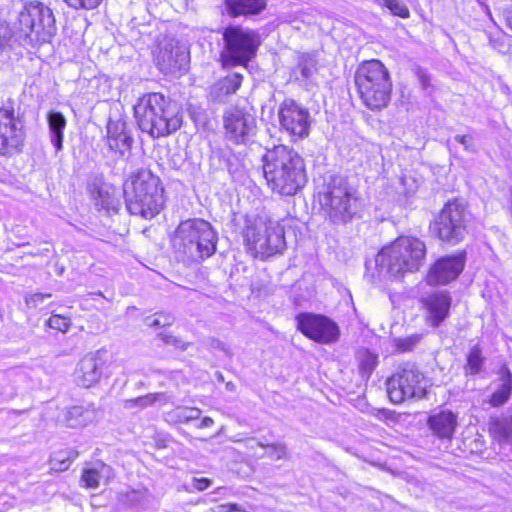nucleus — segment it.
Masks as SVG:
<instances>
[{
	"label": "nucleus",
	"mask_w": 512,
	"mask_h": 512,
	"mask_svg": "<svg viewBox=\"0 0 512 512\" xmlns=\"http://www.w3.org/2000/svg\"><path fill=\"white\" fill-rule=\"evenodd\" d=\"M278 120L281 129L295 139L309 135L310 113L293 99L287 98L279 105Z\"/></svg>",
	"instance_id": "15"
},
{
	"label": "nucleus",
	"mask_w": 512,
	"mask_h": 512,
	"mask_svg": "<svg viewBox=\"0 0 512 512\" xmlns=\"http://www.w3.org/2000/svg\"><path fill=\"white\" fill-rule=\"evenodd\" d=\"M486 359L478 344L470 348L466 355V363L463 367L466 376L480 375L484 371Z\"/></svg>",
	"instance_id": "29"
},
{
	"label": "nucleus",
	"mask_w": 512,
	"mask_h": 512,
	"mask_svg": "<svg viewBox=\"0 0 512 512\" xmlns=\"http://www.w3.org/2000/svg\"><path fill=\"white\" fill-rule=\"evenodd\" d=\"M426 253L423 240L413 236H400L377 254L376 268L380 275L389 277L413 273L424 265Z\"/></svg>",
	"instance_id": "4"
},
{
	"label": "nucleus",
	"mask_w": 512,
	"mask_h": 512,
	"mask_svg": "<svg viewBox=\"0 0 512 512\" xmlns=\"http://www.w3.org/2000/svg\"><path fill=\"white\" fill-rule=\"evenodd\" d=\"M213 424H214V421L212 418L204 417L197 427L198 428H207V427H211Z\"/></svg>",
	"instance_id": "50"
},
{
	"label": "nucleus",
	"mask_w": 512,
	"mask_h": 512,
	"mask_svg": "<svg viewBox=\"0 0 512 512\" xmlns=\"http://www.w3.org/2000/svg\"><path fill=\"white\" fill-rule=\"evenodd\" d=\"M173 415L179 422L188 423L199 419L201 410L193 407H178L173 411Z\"/></svg>",
	"instance_id": "34"
},
{
	"label": "nucleus",
	"mask_w": 512,
	"mask_h": 512,
	"mask_svg": "<svg viewBox=\"0 0 512 512\" xmlns=\"http://www.w3.org/2000/svg\"><path fill=\"white\" fill-rule=\"evenodd\" d=\"M77 457L78 452L74 449L55 452L50 460L51 468L56 471H65Z\"/></svg>",
	"instance_id": "31"
},
{
	"label": "nucleus",
	"mask_w": 512,
	"mask_h": 512,
	"mask_svg": "<svg viewBox=\"0 0 512 512\" xmlns=\"http://www.w3.org/2000/svg\"><path fill=\"white\" fill-rule=\"evenodd\" d=\"M454 139L456 142L463 145L466 151L473 152L475 150L474 139L471 135H456Z\"/></svg>",
	"instance_id": "46"
},
{
	"label": "nucleus",
	"mask_w": 512,
	"mask_h": 512,
	"mask_svg": "<svg viewBox=\"0 0 512 512\" xmlns=\"http://www.w3.org/2000/svg\"><path fill=\"white\" fill-rule=\"evenodd\" d=\"M70 8L75 10H93L97 8L103 0H63Z\"/></svg>",
	"instance_id": "42"
},
{
	"label": "nucleus",
	"mask_w": 512,
	"mask_h": 512,
	"mask_svg": "<svg viewBox=\"0 0 512 512\" xmlns=\"http://www.w3.org/2000/svg\"><path fill=\"white\" fill-rule=\"evenodd\" d=\"M226 7L233 17L257 15L266 8V0H226Z\"/></svg>",
	"instance_id": "28"
},
{
	"label": "nucleus",
	"mask_w": 512,
	"mask_h": 512,
	"mask_svg": "<svg viewBox=\"0 0 512 512\" xmlns=\"http://www.w3.org/2000/svg\"><path fill=\"white\" fill-rule=\"evenodd\" d=\"M126 208L130 214L152 219L164 207V189L159 177L142 169L133 174L123 185Z\"/></svg>",
	"instance_id": "5"
},
{
	"label": "nucleus",
	"mask_w": 512,
	"mask_h": 512,
	"mask_svg": "<svg viewBox=\"0 0 512 512\" xmlns=\"http://www.w3.org/2000/svg\"><path fill=\"white\" fill-rule=\"evenodd\" d=\"M384 6L387 7L393 15L404 19L410 16L408 7L400 0H388Z\"/></svg>",
	"instance_id": "41"
},
{
	"label": "nucleus",
	"mask_w": 512,
	"mask_h": 512,
	"mask_svg": "<svg viewBox=\"0 0 512 512\" xmlns=\"http://www.w3.org/2000/svg\"><path fill=\"white\" fill-rule=\"evenodd\" d=\"M415 74L417 76V79L420 83V86L422 90L425 92V94L430 95L434 88L431 83V75L427 72L426 69L422 67H417L415 69Z\"/></svg>",
	"instance_id": "39"
},
{
	"label": "nucleus",
	"mask_w": 512,
	"mask_h": 512,
	"mask_svg": "<svg viewBox=\"0 0 512 512\" xmlns=\"http://www.w3.org/2000/svg\"><path fill=\"white\" fill-rule=\"evenodd\" d=\"M297 328L306 337L321 344H330L340 336L339 326L324 315L301 313L296 317Z\"/></svg>",
	"instance_id": "14"
},
{
	"label": "nucleus",
	"mask_w": 512,
	"mask_h": 512,
	"mask_svg": "<svg viewBox=\"0 0 512 512\" xmlns=\"http://www.w3.org/2000/svg\"><path fill=\"white\" fill-rule=\"evenodd\" d=\"M432 434L442 440H451L457 427V415L443 410L429 416L427 421Z\"/></svg>",
	"instance_id": "22"
},
{
	"label": "nucleus",
	"mask_w": 512,
	"mask_h": 512,
	"mask_svg": "<svg viewBox=\"0 0 512 512\" xmlns=\"http://www.w3.org/2000/svg\"><path fill=\"white\" fill-rule=\"evenodd\" d=\"M355 84L360 98L369 109L380 110L389 104L392 82L381 61L372 59L363 62L356 70Z\"/></svg>",
	"instance_id": "7"
},
{
	"label": "nucleus",
	"mask_w": 512,
	"mask_h": 512,
	"mask_svg": "<svg viewBox=\"0 0 512 512\" xmlns=\"http://www.w3.org/2000/svg\"><path fill=\"white\" fill-rule=\"evenodd\" d=\"M163 398H164L163 393H150V394H146L144 396L126 400L125 407L126 408H133V407L146 408V407L152 406L155 402L160 401Z\"/></svg>",
	"instance_id": "33"
},
{
	"label": "nucleus",
	"mask_w": 512,
	"mask_h": 512,
	"mask_svg": "<svg viewBox=\"0 0 512 512\" xmlns=\"http://www.w3.org/2000/svg\"><path fill=\"white\" fill-rule=\"evenodd\" d=\"M512 393V374L507 367L501 368L496 387L490 396L489 404L492 407L504 405Z\"/></svg>",
	"instance_id": "25"
},
{
	"label": "nucleus",
	"mask_w": 512,
	"mask_h": 512,
	"mask_svg": "<svg viewBox=\"0 0 512 512\" xmlns=\"http://www.w3.org/2000/svg\"><path fill=\"white\" fill-rule=\"evenodd\" d=\"M210 512H247L236 503L220 504L210 508Z\"/></svg>",
	"instance_id": "45"
},
{
	"label": "nucleus",
	"mask_w": 512,
	"mask_h": 512,
	"mask_svg": "<svg viewBox=\"0 0 512 512\" xmlns=\"http://www.w3.org/2000/svg\"><path fill=\"white\" fill-rule=\"evenodd\" d=\"M387 394L394 404L426 395V382L415 363L406 362L398 366L395 373L387 379Z\"/></svg>",
	"instance_id": "11"
},
{
	"label": "nucleus",
	"mask_w": 512,
	"mask_h": 512,
	"mask_svg": "<svg viewBox=\"0 0 512 512\" xmlns=\"http://www.w3.org/2000/svg\"><path fill=\"white\" fill-rule=\"evenodd\" d=\"M24 140L22 125L13 110L0 108V154L11 156L20 151Z\"/></svg>",
	"instance_id": "17"
},
{
	"label": "nucleus",
	"mask_w": 512,
	"mask_h": 512,
	"mask_svg": "<svg viewBox=\"0 0 512 512\" xmlns=\"http://www.w3.org/2000/svg\"><path fill=\"white\" fill-rule=\"evenodd\" d=\"M211 485V480L208 478H194L193 487L198 491H204Z\"/></svg>",
	"instance_id": "48"
},
{
	"label": "nucleus",
	"mask_w": 512,
	"mask_h": 512,
	"mask_svg": "<svg viewBox=\"0 0 512 512\" xmlns=\"http://www.w3.org/2000/svg\"><path fill=\"white\" fill-rule=\"evenodd\" d=\"M465 262V251L438 259L428 272V283L430 285H445L454 281L463 271Z\"/></svg>",
	"instance_id": "18"
},
{
	"label": "nucleus",
	"mask_w": 512,
	"mask_h": 512,
	"mask_svg": "<svg viewBox=\"0 0 512 512\" xmlns=\"http://www.w3.org/2000/svg\"><path fill=\"white\" fill-rule=\"evenodd\" d=\"M51 297V294H44V293H34L29 294L25 296V303L28 308H36L40 304H42L45 299H48Z\"/></svg>",
	"instance_id": "44"
},
{
	"label": "nucleus",
	"mask_w": 512,
	"mask_h": 512,
	"mask_svg": "<svg viewBox=\"0 0 512 512\" xmlns=\"http://www.w3.org/2000/svg\"><path fill=\"white\" fill-rule=\"evenodd\" d=\"M317 61L311 54H302L298 59L296 72H299L304 80H309L317 71Z\"/></svg>",
	"instance_id": "32"
},
{
	"label": "nucleus",
	"mask_w": 512,
	"mask_h": 512,
	"mask_svg": "<svg viewBox=\"0 0 512 512\" xmlns=\"http://www.w3.org/2000/svg\"><path fill=\"white\" fill-rule=\"evenodd\" d=\"M49 137L56 153L63 149L64 129L67 121L65 116L58 111H50L47 114Z\"/></svg>",
	"instance_id": "27"
},
{
	"label": "nucleus",
	"mask_w": 512,
	"mask_h": 512,
	"mask_svg": "<svg viewBox=\"0 0 512 512\" xmlns=\"http://www.w3.org/2000/svg\"><path fill=\"white\" fill-rule=\"evenodd\" d=\"M145 322L149 327H166L172 325L174 316L169 313H156L152 317H147Z\"/></svg>",
	"instance_id": "35"
},
{
	"label": "nucleus",
	"mask_w": 512,
	"mask_h": 512,
	"mask_svg": "<svg viewBox=\"0 0 512 512\" xmlns=\"http://www.w3.org/2000/svg\"><path fill=\"white\" fill-rule=\"evenodd\" d=\"M217 233L203 219L182 221L173 238L175 250L187 260L199 262L216 251Z\"/></svg>",
	"instance_id": "6"
},
{
	"label": "nucleus",
	"mask_w": 512,
	"mask_h": 512,
	"mask_svg": "<svg viewBox=\"0 0 512 512\" xmlns=\"http://www.w3.org/2000/svg\"><path fill=\"white\" fill-rule=\"evenodd\" d=\"M491 431L499 438L500 441L509 442L512 438V427L505 422H495L491 426Z\"/></svg>",
	"instance_id": "37"
},
{
	"label": "nucleus",
	"mask_w": 512,
	"mask_h": 512,
	"mask_svg": "<svg viewBox=\"0 0 512 512\" xmlns=\"http://www.w3.org/2000/svg\"><path fill=\"white\" fill-rule=\"evenodd\" d=\"M160 336H161V339L164 341V343H166L168 345H173L177 348L185 349L184 345H180L181 341L177 337H175L173 335L164 334V333H160Z\"/></svg>",
	"instance_id": "47"
},
{
	"label": "nucleus",
	"mask_w": 512,
	"mask_h": 512,
	"mask_svg": "<svg viewBox=\"0 0 512 512\" xmlns=\"http://www.w3.org/2000/svg\"><path fill=\"white\" fill-rule=\"evenodd\" d=\"M468 216L463 202L448 201L432 224V229L440 240L457 244L467 233Z\"/></svg>",
	"instance_id": "12"
},
{
	"label": "nucleus",
	"mask_w": 512,
	"mask_h": 512,
	"mask_svg": "<svg viewBox=\"0 0 512 512\" xmlns=\"http://www.w3.org/2000/svg\"><path fill=\"white\" fill-rule=\"evenodd\" d=\"M243 81L240 73H231L219 79L210 87V97L216 102H225L227 98L237 92Z\"/></svg>",
	"instance_id": "24"
},
{
	"label": "nucleus",
	"mask_w": 512,
	"mask_h": 512,
	"mask_svg": "<svg viewBox=\"0 0 512 512\" xmlns=\"http://www.w3.org/2000/svg\"><path fill=\"white\" fill-rule=\"evenodd\" d=\"M137 124L152 138L168 136L182 125V116L175 102L161 93H149L134 106Z\"/></svg>",
	"instance_id": "3"
},
{
	"label": "nucleus",
	"mask_w": 512,
	"mask_h": 512,
	"mask_svg": "<svg viewBox=\"0 0 512 512\" xmlns=\"http://www.w3.org/2000/svg\"><path fill=\"white\" fill-rule=\"evenodd\" d=\"M96 205L101 209H109L112 204V197L105 187H99L94 192Z\"/></svg>",
	"instance_id": "40"
},
{
	"label": "nucleus",
	"mask_w": 512,
	"mask_h": 512,
	"mask_svg": "<svg viewBox=\"0 0 512 512\" xmlns=\"http://www.w3.org/2000/svg\"><path fill=\"white\" fill-rule=\"evenodd\" d=\"M506 25L512 29V6H508L503 12Z\"/></svg>",
	"instance_id": "49"
},
{
	"label": "nucleus",
	"mask_w": 512,
	"mask_h": 512,
	"mask_svg": "<svg viewBox=\"0 0 512 512\" xmlns=\"http://www.w3.org/2000/svg\"><path fill=\"white\" fill-rule=\"evenodd\" d=\"M101 417L102 411L93 403H83L68 409L66 421L69 427L81 428L97 421Z\"/></svg>",
	"instance_id": "23"
},
{
	"label": "nucleus",
	"mask_w": 512,
	"mask_h": 512,
	"mask_svg": "<svg viewBox=\"0 0 512 512\" xmlns=\"http://www.w3.org/2000/svg\"><path fill=\"white\" fill-rule=\"evenodd\" d=\"M47 325L54 330L65 333L69 330L71 326V321L69 318L64 317L62 315L53 314L47 320Z\"/></svg>",
	"instance_id": "36"
},
{
	"label": "nucleus",
	"mask_w": 512,
	"mask_h": 512,
	"mask_svg": "<svg viewBox=\"0 0 512 512\" xmlns=\"http://www.w3.org/2000/svg\"><path fill=\"white\" fill-rule=\"evenodd\" d=\"M225 137L235 144H247L256 134V119L238 107L228 108L223 115Z\"/></svg>",
	"instance_id": "13"
},
{
	"label": "nucleus",
	"mask_w": 512,
	"mask_h": 512,
	"mask_svg": "<svg viewBox=\"0 0 512 512\" xmlns=\"http://www.w3.org/2000/svg\"><path fill=\"white\" fill-rule=\"evenodd\" d=\"M223 48L220 61L224 68L245 66L255 57L260 45L256 31L230 25L223 29Z\"/></svg>",
	"instance_id": "10"
},
{
	"label": "nucleus",
	"mask_w": 512,
	"mask_h": 512,
	"mask_svg": "<svg viewBox=\"0 0 512 512\" xmlns=\"http://www.w3.org/2000/svg\"><path fill=\"white\" fill-rule=\"evenodd\" d=\"M400 185V192L407 197H410L413 194H415L418 189L417 181L411 176H402L400 178Z\"/></svg>",
	"instance_id": "43"
},
{
	"label": "nucleus",
	"mask_w": 512,
	"mask_h": 512,
	"mask_svg": "<svg viewBox=\"0 0 512 512\" xmlns=\"http://www.w3.org/2000/svg\"><path fill=\"white\" fill-rule=\"evenodd\" d=\"M121 502L133 508L145 509L149 504L147 489H132L121 494Z\"/></svg>",
	"instance_id": "30"
},
{
	"label": "nucleus",
	"mask_w": 512,
	"mask_h": 512,
	"mask_svg": "<svg viewBox=\"0 0 512 512\" xmlns=\"http://www.w3.org/2000/svg\"><path fill=\"white\" fill-rule=\"evenodd\" d=\"M266 448L265 455L273 460L285 459L287 457V448L285 444H265Z\"/></svg>",
	"instance_id": "38"
},
{
	"label": "nucleus",
	"mask_w": 512,
	"mask_h": 512,
	"mask_svg": "<svg viewBox=\"0 0 512 512\" xmlns=\"http://www.w3.org/2000/svg\"><path fill=\"white\" fill-rule=\"evenodd\" d=\"M243 237L248 251L261 260L286 249L284 228L271 222L267 224L260 217H246Z\"/></svg>",
	"instance_id": "9"
},
{
	"label": "nucleus",
	"mask_w": 512,
	"mask_h": 512,
	"mask_svg": "<svg viewBox=\"0 0 512 512\" xmlns=\"http://www.w3.org/2000/svg\"><path fill=\"white\" fill-rule=\"evenodd\" d=\"M112 475L110 466L103 462H96L83 469L81 482L86 488L96 489L101 482L107 481Z\"/></svg>",
	"instance_id": "26"
},
{
	"label": "nucleus",
	"mask_w": 512,
	"mask_h": 512,
	"mask_svg": "<svg viewBox=\"0 0 512 512\" xmlns=\"http://www.w3.org/2000/svg\"><path fill=\"white\" fill-rule=\"evenodd\" d=\"M376 3L384 6L388 0H374Z\"/></svg>",
	"instance_id": "52"
},
{
	"label": "nucleus",
	"mask_w": 512,
	"mask_h": 512,
	"mask_svg": "<svg viewBox=\"0 0 512 512\" xmlns=\"http://www.w3.org/2000/svg\"><path fill=\"white\" fill-rule=\"evenodd\" d=\"M130 125L123 119H109L106 126V142L110 150L123 156L130 151L133 144Z\"/></svg>",
	"instance_id": "20"
},
{
	"label": "nucleus",
	"mask_w": 512,
	"mask_h": 512,
	"mask_svg": "<svg viewBox=\"0 0 512 512\" xmlns=\"http://www.w3.org/2000/svg\"><path fill=\"white\" fill-rule=\"evenodd\" d=\"M189 53L172 38L159 41L155 53V63L165 75H175L187 70Z\"/></svg>",
	"instance_id": "16"
},
{
	"label": "nucleus",
	"mask_w": 512,
	"mask_h": 512,
	"mask_svg": "<svg viewBox=\"0 0 512 512\" xmlns=\"http://www.w3.org/2000/svg\"><path fill=\"white\" fill-rule=\"evenodd\" d=\"M103 364V361L95 355L83 357L74 373L77 385L89 388L98 383L103 373Z\"/></svg>",
	"instance_id": "21"
},
{
	"label": "nucleus",
	"mask_w": 512,
	"mask_h": 512,
	"mask_svg": "<svg viewBox=\"0 0 512 512\" xmlns=\"http://www.w3.org/2000/svg\"><path fill=\"white\" fill-rule=\"evenodd\" d=\"M319 201L328 218L335 224L347 223L358 213L359 205L355 190L339 175H331Z\"/></svg>",
	"instance_id": "8"
},
{
	"label": "nucleus",
	"mask_w": 512,
	"mask_h": 512,
	"mask_svg": "<svg viewBox=\"0 0 512 512\" xmlns=\"http://www.w3.org/2000/svg\"><path fill=\"white\" fill-rule=\"evenodd\" d=\"M246 443H247V445H246V446H247L248 448H254V447H263V448H264V446H265V444H264V443H262V442H260V441H257V440H256V439H254V438L248 439V440L246 441Z\"/></svg>",
	"instance_id": "51"
},
{
	"label": "nucleus",
	"mask_w": 512,
	"mask_h": 512,
	"mask_svg": "<svg viewBox=\"0 0 512 512\" xmlns=\"http://www.w3.org/2000/svg\"><path fill=\"white\" fill-rule=\"evenodd\" d=\"M262 160L264 178L274 193L292 196L306 185L304 160L293 148L274 146L266 151Z\"/></svg>",
	"instance_id": "2"
},
{
	"label": "nucleus",
	"mask_w": 512,
	"mask_h": 512,
	"mask_svg": "<svg viewBox=\"0 0 512 512\" xmlns=\"http://www.w3.org/2000/svg\"><path fill=\"white\" fill-rule=\"evenodd\" d=\"M421 302L425 309L427 324L437 328L450 314L452 297L447 290H438L424 296Z\"/></svg>",
	"instance_id": "19"
},
{
	"label": "nucleus",
	"mask_w": 512,
	"mask_h": 512,
	"mask_svg": "<svg viewBox=\"0 0 512 512\" xmlns=\"http://www.w3.org/2000/svg\"><path fill=\"white\" fill-rule=\"evenodd\" d=\"M56 34L52 9L40 1H27L21 4L11 23L0 21V51L18 47L37 49L51 43Z\"/></svg>",
	"instance_id": "1"
}]
</instances>
